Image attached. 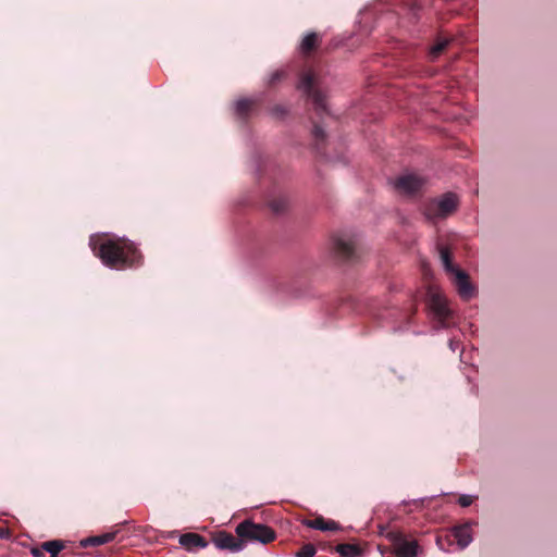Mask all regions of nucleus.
<instances>
[{"label": "nucleus", "mask_w": 557, "mask_h": 557, "mask_svg": "<svg viewBox=\"0 0 557 557\" xmlns=\"http://www.w3.org/2000/svg\"><path fill=\"white\" fill-rule=\"evenodd\" d=\"M92 250L102 263L111 269L124 270L143 264V255L137 246L125 237L108 238L95 244Z\"/></svg>", "instance_id": "1"}, {"label": "nucleus", "mask_w": 557, "mask_h": 557, "mask_svg": "<svg viewBox=\"0 0 557 557\" xmlns=\"http://www.w3.org/2000/svg\"><path fill=\"white\" fill-rule=\"evenodd\" d=\"M297 88L312 101L317 114L327 113L325 95L321 89L320 76L313 69L304 71L299 76Z\"/></svg>", "instance_id": "2"}, {"label": "nucleus", "mask_w": 557, "mask_h": 557, "mask_svg": "<svg viewBox=\"0 0 557 557\" xmlns=\"http://www.w3.org/2000/svg\"><path fill=\"white\" fill-rule=\"evenodd\" d=\"M235 531L238 537H242L244 545L248 541L268 544L276 539V533L272 528L265 524L255 523L250 520L240 522Z\"/></svg>", "instance_id": "3"}, {"label": "nucleus", "mask_w": 557, "mask_h": 557, "mask_svg": "<svg viewBox=\"0 0 557 557\" xmlns=\"http://www.w3.org/2000/svg\"><path fill=\"white\" fill-rule=\"evenodd\" d=\"M458 199L455 194L447 193L441 198L432 199L424 205L423 214L429 221L443 219L456 211Z\"/></svg>", "instance_id": "4"}, {"label": "nucleus", "mask_w": 557, "mask_h": 557, "mask_svg": "<svg viewBox=\"0 0 557 557\" xmlns=\"http://www.w3.org/2000/svg\"><path fill=\"white\" fill-rule=\"evenodd\" d=\"M428 306L440 326L447 327L453 312L448 308L446 298L432 286L428 289Z\"/></svg>", "instance_id": "5"}, {"label": "nucleus", "mask_w": 557, "mask_h": 557, "mask_svg": "<svg viewBox=\"0 0 557 557\" xmlns=\"http://www.w3.org/2000/svg\"><path fill=\"white\" fill-rule=\"evenodd\" d=\"M385 536L391 542L396 557H417V541L407 540L406 535L397 530L388 531Z\"/></svg>", "instance_id": "6"}, {"label": "nucleus", "mask_w": 557, "mask_h": 557, "mask_svg": "<svg viewBox=\"0 0 557 557\" xmlns=\"http://www.w3.org/2000/svg\"><path fill=\"white\" fill-rule=\"evenodd\" d=\"M424 185V180L416 174H404L397 177L394 182V188L403 196L414 197L418 196Z\"/></svg>", "instance_id": "7"}, {"label": "nucleus", "mask_w": 557, "mask_h": 557, "mask_svg": "<svg viewBox=\"0 0 557 557\" xmlns=\"http://www.w3.org/2000/svg\"><path fill=\"white\" fill-rule=\"evenodd\" d=\"M444 541L447 543L456 541L460 549L466 548L472 541L470 525L463 524L455 527L450 535H447L445 539L437 537L436 542L441 549H445Z\"/></svg>", "instance_id": "8"}, {"label": "nucleus", "mask_w": 557, "mask_h": 557, "mask_svg": "<svg viewBox=\"0 0 557 557\" xmlns=\"http://www.w3.org/2000/svg\"><path fill=\"white\" fill-rule=\"evenodd\" d=\"M451 282L457 288V292L459 296L465 299L469 300L474 296L475 289L474 286L470 282V277L463 270L459 269L458 271H455L451 275H449Z\"/></svg>", "instance_id": "9"}, {"label": "nucleus", "mask_w": 557, "mask_h": 557, "mask_svg": "<svg viewBox=\"0 0 557 557\" xmlns=\"http://www.w3.org/2000/svg\"><path fill=\"white\" fill-rule=\"evenodd\" d=\"M212 542L219 549H228L231 552H239L244 548L242 537L234 536L226 531H220L212 537Z\"/></svg>", "instance_id": "10"}, {"label": "nucleus", "mask_w": 557, "mask_h": 557, "mask_svg": "<svg viewBox=\"0 0 557 557\" xmlns=\"http://www.w3.org/2000/svg\"><path fill=\"white\" fill-rule=\"evenodd\" d=\"M333 250L343 260H354L356 257V243L350 238L335 236L333 238Z\"/></svg>", "instance_id": "11"}, {"label": "nucleus", "mask_w": 557, "mask_h": 557, "mask_svg": "<svg viewBox=\"0 0 557 557\" xmlns=\"http://www.w3.org/2000/svg\"><path fill=\"white\" fill-rule=\"evenodd\" d=\"M180 544L188 550H194L196 548H206L208 541L198 533L189 532L180 536Z\"/></svg>", "instance_id": "12"}, {"label": "nucleus", "mask_w": 557, "mask_h": 557, "mask_svg": "<svg viewBox=\"0 0 557 557\" xmlns=\"http://www.w3.org/2000/svg\"><path fill=\"white\" fill-rule=\"evenodd\" d=\"M302 524L307 528L320 531H336L339 529L337 522L333 520H325L322 516H319L315 519H304Z\"/></svg>", "instance_id": "13"}, {"label": "nucleus", "mask_w": 557, "mask_h": 557, "mask_svg": "<svg viewBox=\"0 0 557 557\" xmlns=\"http://www.w3.org/2000/svg\"><path fill=\"white\" fill-rule=\"evenodd\" d=\"M322 36L319 33H308L300 42V52L306 57L309 55L320 46Z\"/></svg>", "instance_id": "14"}, {"label": "nucleus", "mask_w": 557, "mask_h": 557, "mask_svg": "<svg viewBox=\"0 0 557 557\" xmlns=\"http://www.w3.org/2000/svg\"><path fill=\"white\" fill-rule=\"evenodd\" d=\"M117 531L107 532L100 535L88 536L79 542L81 547L100 546L112 542L116 537Z\"/></svg>", "instance_id": "15"}, {"label": "nucleus", "mask_w": 557, "mask_h": 557, "mask_svg": "<svg viewBox=\"0 0 557 557\" xmlns=\"http://www.w3.org/2000/svg\"><path fill=\"white\" fill-rule=\"evenodd\" d=\"M440 258L443 263V267L448 275H451L455 273V271H458L459 268H457L453 261H451V252L450 250L445 246H440Z\"/></svg>", "instance_id": "16"}, {"label": "nucleus", "mask_w": 557, "mask_h": 557, "mask_svg": "<svg viewBox=\"0 0 557 557\" xmlns=\"http://www.w3.org/2000/svg\"><path fill=\"white\" fill-rule=\"evenodd\" d=\"M256 106V101L251 99H240L236 102V113L240 119L246 120Z\"/></svg>", "instance_id": "17"}, {"label": "nucleus", "mask_w": 557, "mask_h": 557, "mask_svg": "<svg viewBox=\"0 0 557 557\" xmlns=\"http://www.w3.org/2000/svg\"><path fill=\"white\" fill-rule=\"evenodd\" d=\"M335 550L342 557H358L361 554V548L358 545L350 543L338 544L335 547Z\"/></svg>", "instance_id": "18"}, {"label": "nucleus", "mask_w": 557, "mask_h": 557, "mask_svg": "<svg viewBox=\"0 0 557 557\" xmlns=\"http://www.w3.org/2000/svg\"><path fill=\"white\" fill-rule=\"evenodd\" d=\"M64 542L60 540L47 541L41 544V548L50 554V557H57L64 548Z\"/></svg>", "instance_id": "19"}, {"label": "nucleus", "mask_w": 557, "mask_h": 557, "mask_svg": "<svg viewBox=\"0 0 557 557\" xmlns=\"http://www.w3.org/2000/svg\"><path fill=\"white\" fill-rule=\"evenodd\" d=\"M312 136L314 139V148L319 153H321V145L325 141L326 138L325 132L320 125L314 124L312 129Z\"/></svg>", "instance_id": "20"}, {"label": "nucleus", "mask_w": 557, "mask_h": 557, "mask_svg": "<svg viewBox=\"0 0 557 557\" xmlns=\"http://www.w3.org/2000/svg\"><path fill=\"white\" fill-rule=\"evenodd\" d=\"M286 77H287V72L285 70H283V69L275 70L273 73H271V75L267 82V85L270 88H274L275 86H277V84L283 82Z\"/></svg>", "instance_id": "21"}, {"label": "nucleus", "mask_w": 557, "mask_h": 557, "mask_svg": "<svg viewBox=\"0 0 557 557\" xmlns=\"http://www.w3.org/2000/svg\"><path fill=\"white\" fill-rule=\"evenodd\" d=\"M269 208L274 213H281L283 212L287 207V200L284 197H276L269 201Z\"/></svg>", "instance_id": "22"}, {"label": "nucleus", "mask_w": 557, "mask_h": 557, "mask_svg": "<svg viewBox=\"0 0 557 557\" xmlns=\"http://www.w3.org/2000/svg\"><path fill=\"white\" fill-rule=\"evenodd\" d=\"M448 44V40H441L436 42L430 50L431 61H434L438 55H441L442 52L447 48Z\"/></svg>", "instance_id": "23"}, {"label": "nucleus", "mask_w": 557, "mask_h": 557, "mask_svg": "<svg viewBox=\"0 0 557 557\" xmlns=\"http://www.w3.org/2000/svg\"><path fill=\"white\" fill-rule=\"evenodd\" d=\"M317 553V549L313 544L308 543L302 545L299 550L295 553V557H313Z\"/></svg>", "instance_id": "24"}, {"label": "nucleus", "mask_w": 557, "mask_h": 557, "mask_svg": "<svg viewBox=\"0 0 557 557\" xmlns=\"http://www.w3.org/2000/svg\"><path fill=\"white\" fill-rule=\"evenodd\" d=\"M473 502V497L470 496V495H461L459 498H458V504L461 506V507H468L472 504Z\"/></svg>", "instance_id": "25"}, {"label": "nucleus", "mask_w": 557, "mask_h": 557, "mask_svg": "<svg viewBox=\"0 0 557 557\" xmlns=\"http://www.w3.org/2000/svg\"><path fill=\"white\" fill-rule=\"evenodd\" d=\"M272 111L276 116H284L286 114V110L282 106L274 107Z\"/></svg>", "instance_id": "26"}, {"label": "nucleus", "mask_w": 557, "mask_h": 557, "mask_svg": "<svg viewBox=\"0 0 557 557\" xmlns=\"http://www.w3.org/2000/svg\"><path fill=\"white\" fill-rule=\"evenodd\" d=\"M45 550L42 548H33L32 555L33 557H45Z\"/></svg>", "instance_id": "27"}, {"label": "nucleus", "mask_w": 557, "mask_h": 557, "mask_svg": "<svg viewBox=\"0 0 557 557\" xmlns=\"http://www.w3.org/2000/svg\"><path fill=\"white\" fill-rule=\"evenodd\" d=\"M9 535V531L5 529H0V537H7Z\"/></svg>", "instance_id": "28"}]
</instances>
